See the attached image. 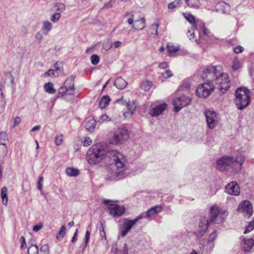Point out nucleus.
<instances>
[{
  "mask_svg": "<svg viewBox=\"0 0 254 254\" xmlns=\"http://www.w3.org/2000/svg\"><path fill=\"white\" fill-rule=\"evenodd\" d=\"M107 156L113 161L109 167V171L113 177L121 179L125 177L126 158L124 155L116 150L107 152L102 146L99 144L93 146L86 153V159L91 165L96 164L101 162Z\"/></svg>",
  "mask_w": 254,
  "mask_h": 254,
  "instance_id": "1",
  "label": "nucleus"
},
{
  "mask_svg": "<svg viewBox=\"0 0 254 254\" xmlns=\"http://www.w3.org/2000/svg\"><path fill=\"white\" fill-rule=\"evenodd\" d=\"M201 77L207 82L215 83L221 93H225L230 87L228 75L223 73L219 66H209L203 68Z\"/></svg>",
  "mask_w": 254,
  "mask_h": 254,
  "instance_id": "2",
  "label": "nucleus"
},
{
  "mask_svg": "<svg viewBox=\"0 0 254 254\" xmlns=\"http://www.w3.org/2000/svg\"><path fill=\"white\" fill-rule=\"evenodd\" d=\"M245 160V157L242 154H239L235 157L223 156L217 160L216 168L219 171L223 172L230 166L233 171L237 174L241 171Z\"/></svg>",
  "mask_w": 254,
  "mask_h": 254,
  "instance_id": "3",
  "label": "nucleus"
},
{
  "mask_svg": "<svg viewBox=\"0 0 254 254\" xmlns=\"http://www.w3.org/2000/svg\"><path fill=\"white\" fill-rule=\"evenodd\" d=\"M234 102L237 108L243 110L251 102L250 91L246 87H239L235 91Z\"/></svg>",
  "mask_w": 254,
  "mask_h": 254,
  "instance_id": "4",
  "label": "nucleus"
},
{
  "mask_svg": "<svg viewBox=\"0 0 254 254\" xmlns=\"http://www.w3.org/2000/svg\"><path fill=\"white\" fill-rule=\"evenodd\" d=\"M129 138L128 130L124 128H118L111 132L110 135V143L114 145L124 143Z\"/></svg>",
  "mask_w": 254,
  "mask_h": 254,
  "instance_id": "5",
  "label": "nucleus"
},
{
  "mask_svg": "<svg viewBox=\"0 0 254 254\" xmlns=\"http://www.w3.org/2000/svg\"><path fill=\"white\" fill-rule=\"evenodd\" d=\"M215 88L214 83L210 82H204L200 84L196 89V94L201 98H206L210 95Z\"/></svg>",
  "mask_w": 254,
  "mask_h": 254,
  "instance_id": "6",
  "label": "nucleus"
},
{
  "mask_svg": "<svg viewBox=\"0 0 254 254\" xmlns=\"http://www.w3.org/2000/svg\"><path fill=\"white\" fill-rule=\"evenodd\" d=\"M204 114L208 127L211 129L214 128L219 121L218 114L214 111L210 110H206Z\"/></svg>",
  "mask_w": 254,
  "mask_h": 254,
  "instance_id": "7",
  "label": "nucleus"
},
{
  "mask_svg": "<svg viewBox=\"0 0 254 254\" xmlns=\"http://www.w3.org/2000/svg\"><path fill=\"white\" fill-rule=\"evenodd\" d=\"M111 200L105 199L103 200V203L108 206L109 213L115 217H119L122 216L125 211V208L124 206L118 205L115 203H111Z\"/></svg>",
  "mask_w": 254,
  "mask_h": 254,
  "instance_id": "8",
  "label": "nucleus"
},
{
  "mask_svg": "<svg viewBox=\"0 0 254 254\" xmlns=\"http://www.w3.org/2000/svg\"><path fill=\"white\" fill-rule=\"evenodd\" d=\"M191 102V99L185 95L177 97L173 101L174 111L176 112H178L182 108L189 106Z\"/></svg>",
  "mask_w": 254,
  "mask_h": 254,
  "instance_id": "9",
  "label": "nucleus"
},
{
  "mask_svg": "<svg viewBox=\"0 0 254 254\" xmlns=\"http://www.w3.org/2000/svg\"><path fill=\"white\" fill-rule=\"evenodd\" d=\"M237 210L238 212L243 213L248 217L251 216L253 212V206L249 200L242 201L239 205Z\"/></svg>",
  "mask_w": 254,
  "mask_h": 254,
  "instance_id": "10",
  "label": "nucleus"
},
{
  "mask_svg": "<svg viewBox=\"0 0 254 254\" xmlns=\"http://www.w3.org/2000/svg\"><path fill=\"white\" fill-rule=\"evenodd\" d=\"M209 224L210 222L205 217H203L200 219L199 223L198 231L194 233L195 236L198 239H201L206 233Z\"/></svg>",
  "mask_w": 254,
  "mask_h": 254,
  "instance_id": "11",
  "label": "nucleus"
},
{
  "mask_svg": "<svg viewBox=\"0 0 254 254\" xmlns=\"http://www.w3.org/2000/svg\"><path fill=\"white\" fill-rule=\"evenodd\" d=\"M139 220L138 216L133 220H126L122 226V229L121 231V235L124 237L130 230L133 226Z\"/></svg>",
  "mask_w": 254,
  "mask_h": 254,
  "instance_id": "12",
  "label": "nucleus"
},
{
  "mask_svg": "<svg viewBox=\"0 0 254 254\" xmlns=\"http://www.w3.org/2000/svg\"><path fill=\"white\" fill-rule=\"evenodd\" d=\"M162 211V208L160 205H156L152 207L150 209L146 211L145 212L141 213L138 216L139 220L143 218H148L153 216L155 214H157Z\"/></svg>",
  "mask_w": 254,
  "mask_h": 254,
  "instance_id": "13",
  "label": "nucleus"
},
{
  "mask_svg": "<svg viewBox=\"0 0 254 254\" xmlns=\"http://www.w3.org/2000/svg\"><path fill=\"white\" fill-rule=\"evenodd\" d=\"M225 191L231 195H238L240 193L239 186L236 182H232L226 186Z\"/></svg>",
  "mask_w": 254,
  "mask_h": 254,
  "instance_id": "14",
  "label": "nucleus"
},
{
  "mask_svg": "<svg viewBox=\"0 0 254 254\" xmlns=\"http://www.w3.org/2000/svg\"><path fill=\"white\" fill-rule=\"evenodd\" d=\"M209 221L213 222L217 220V219H222L221 216V212L219 208L216 206H213L211 207L209 212Z\"/></svg>",
  "mask_w": 254,
  "mask_h": 254,
  "instance_id": "15",
  "label": "nucleus"
},
{
  "mask_svg": "<svg viewBox=\"0 0 254 254\" xmlns=\"http://www.w3.org/2000/svg\"><path fill=\"white\" fill-rule=\"evenodd\" d=\"M69 81L70 86L69 87H67L66 86H63L61 87L58 91V93L59 94L63 96L65 93L67 92H69L68 94L69 95H73L74 91V87L73 82L71 79H67L65 80V83Z\"/></svg>",
  "mask_w": 254,
  "mask_h": 254,
  "instance_id": "16",
  "label": "nucleus"
},
{
  "mask_svg": "<svg viewBox=\"0 0 254 254\" xmlns=\"http://www.w3.org/2000/svg\"><path fill=\"white\" fill-rule=\"evenodd\" d=\"M167 107L166 103L159 104L156 107L153 108L150 111L149 114L152 117H158L159 115L162 113Z\"/></svg>",
  "mask_w": 254,
  "mask_h": 254,
  "instance_id": "17",
  "label": "nucleus"
},
{
  "mask_svg": "<svg viewBox=\"0 0 254 254\" xmlns=\"http://www.w3.org/2000/svg\"><path fill=\"white\" fill-rule=\"evenodd\" d=\"M117 103H121L122 104H125L127 103V109L131 115L134 114V112L137 107V102L136 101H132V102L128 101L127 103L125 101H124L123 97H122L120 99H118L116 101Z\"/></svg>",
  "mask_w": 254,
  "mask_h": 254,
  "instance_id": "18",
  "label": "nucleus"
},
{
  "mask_svg": "<svg viewBox=\"0 0 254 254\" xmlns=\"http://www.w3.org/2000/svg\"><path fill=\"white\" fill-rule=\"evenodd\" d=\"M243 243L242 244V250L245 252H249L254 245V235L250 239L245 238L242 239Z\"/></svg>",
  "mask_w": 254,
  "mask_h": 254,
  "instance_id": "19",
  "label": "nucleus"
},
{
  "mask_svg": "<svg viewBox=\"0 0 254 254\" xmlns=\"http://www.w3.org/2000/svg\"><path fill=\"white\" fill-rule=\"evenodd\" d=\"M96 125V121L92 117H89L84 121L85 127L89 131H92L95 128Z\"/></svg>",
  "mask_w": 254,
  "mask_h": 254,
  "instance_id": "20",
  "label": "nucleus"
},
{
  "mask_svg": "<svg viewBox=\"0 0 254 254\" xmlns=\"http://www.w3.org/2000/svg\"><path fill=\"white\" fill-rule=\"evenodd\" d=\"M216 9L218 11L222 12L223 13H226L229 11L230 9V5L224 1H221L217 3L216 5Z\"/></svg>",
  "mask_w": 254,
  "mask_h": 254,
  "instance_id": "21",
  "label": "nucleus"
},
{
  "mask_svg": "<svg viewBox=\"0 0 254 254\" xmlns=\"http://www.w3.org/2000/svg\"><path fill=\"white\" fill-rule=\"evenodd\" d=\"M127 84V82L122 77H117L114 82V85L119 89H124Z\"/></svg>",
  "mask_w": 254,
  "mask_h": 254,
  "instance_id": "22",
  "label": "nucleus"
},
{
  "mask_svg": "<svg viewBox=\"0 0 254 254\" xmlns=\"http://www.w3.org/2000/svg\"><path fill=\"white\" fill-rule=\"evenodd\" d=\"M6 144H0V162L4 163V159L7 154Z\"/></svg>",
  "mask_w": 254,
  "mask_h": 254,
  "instance_id": "23",
  "label": "nucleus"
},
{
  "mask_svg": "<svg viewBox=\"0 0 254 254\" xmlns=\"http://www.w3.org/2000/svg\"><path fill=\"white\" fill-rule=\"evenodd\" d=\"M145 19L141 18L139 20H136L133 23V27L136 30H140L145 27Z\"/></svg>",
  "mask_w": 254,
  "mask_h": 254,
  "instance_id": "24",
  "label": "nucleus"
},
{
  "mask_svg": "<svg viewBox=\"0 0 254 254\" xmlns=\"http://www.w3.org/2000/svg\"><path fill=\"white\" fill-rule=\"evenodd\" d=\"M2 88V85L0 83V113H2L4 112L6 103Z\"/></svg>",
  "mask_w": 254,
  "mask_h": 254,
  "instance_id": "25",
  "label": "nucleus"
},
{
  "mask_svg": "<svg viewBox=\"0 0 254 254\" xmlns=\"http://www.w3.org/2000/svg\"><path fill=\"white\" fill-rule=\"evenodd\" d=\"M180 49V47L178 45H175L174 44L172 43H169L167 45V50L170 56L176 53Z\"/></svg>",
  "mask_w": 254,
  "mask_h": 254,
  "instance_id": "26",
  "label": "nucleus"
},
{
  "mask_svg": "<svg viewBox=\"0 0 254 254\" xmlns=\"http://www.w3.org/2000/svg\"><path fill=\"white\" fill-rule=\"evenodd\" d=\"M110 101V99L108 96H104L103 97H102V98L101 99L99 102V107L101 109L105 108L109 105Z\"/></svg>",
  "mask_w": 254,
  "mask_h": 254,
  "instance_id": "27",
  "label": "nucleus"
},
{
  "mask_svg": "<svg viewBox=\"0 0 254 254\" xmlns=\"http://www.w3.org/2000/svg\"><path fill=\"white\" fill-rule=\"evenodd\" d=\"M7 189L5 187H3L1 189L0 196L2 203L6 205L8 201Z\"/></svg>",
  "mask_w": 254,
  "mask_h": 254,
  "instance_id": "28",
  "label": "nucleus"
},
{
  "mask_svg": "<svg viewBox=\"0 0 254 254\" xmlns=\"http://www.w3.org/2000/svg\"><path fill=\"white\" fill-rule=\"evenodd\" d=\"M185 2L190 8L197 9L200 6V2L199 0H185Z\"/></svg>",
  "mask_w": 254,
  "mask_h": 254,
  "instance_id": "29",
  "label": "nucleus"
},
{
  "mask_svg": "<svg viewBox=\"0 0 254 254\" xmlns=\"http://www.w3.org/2000/svg\"><path fill=\"white\" fill-rule=\"evenodd\" d=\"M44 88L45 91L49 94H54L56 92V89L54 88V84L52 82L45 83Z\"/></svg>",
  "mask_w": 254,
  "mask_h": 254,
  "instance_id": "30",
  "label": "nucleus"
},
{
  "mask_svg": "<svg viewBox=\"0 0 254 254\" xmlns=\"http://www.w3.org/2000/svg\"><path fill=\"white\" fill-rule=\"evenodd\" d=\"M188 37L192 42L198 43L200 42V39L198 37H200V33H188Z\"/></svg>",
  "mask_w": 254,
  "mask_h": 254,
  "instance_id": "31",
  "label": "nucleus"
},
{
  "mask_svg": "<svg viewBox=\"0 0 254 254\" xmlns=\"http://www.w3.org/2000/svg\"><path fill=\"white\" fill-rule=\"evenodd\" d=\"M66 174L70 177H75L79 175V170L73 168H67L65 170Z\"/></svg>",
  "mask_w": 254,
  "mask_h": 254,
  "instance_id": "32",
  "label": "nucleus"
},
{
  "mask_svg": "<svg viewBox=\"0 0 254 254\" xmlns=\"http://www.w3.org/2000/svg\"><path fill=\"white\" fill-rule=\"evenodd\" d=\"M8 142V137L5 131L0 132V144H6Z\"/></svg>",
  "mask_w": 254,
  "mask_h": 254,
  "instance_id": "33",
  "label": "nucleus"
},
{
  "mask_svg": "<svg viewBox=\"0 0 254 254\" xmlns=\"http://www.w3.org/2000/svg\"><path fill=\"white\" fill-rule=\"evenodd\" d=\"M181 4V0H175L174 1L170 2L168 4V8L169 9H173L180 6Z\"/></svg>",
  "mask_w": 254,
  "mask_h": 254,
  "instance_id": "34",
  "label": "nucleus"
},
{
  "mask_svg": "<svg viewBox=\"0 0 254 254\" xmlns=\"http://www.w3.org/2000/svg\"><path fill=\"white\" fill-rule=\"evenodd\" d=\"M232 67L233 70L236 71L242 67V63L236 58L233 60Z\"/></svg>",
  "mask_w": 254,
  "mask_h": 254,
  "instance_id": "35",
  "label": "nucleus"
},
{
  "mask_svg": "<svg viewBox=\"0 0 254 254\" xmlns=\"http://www.w3.org/2000/svg\"><path fill=\"white\" fill-rule=\"evenodd\" d=\"M28 254H38V248L36 245H31L28 249Z\"/></svg>",
  "mask_w": 254,
  "mask_h": 254,
  "instance_id": "36",
  "label": "nucleus"
},
{
  "mask_svg": "<svg viewBox=\"0 0 254 254\" xmlns=\"http://www.w3.org/2000/svg\"><path fill=\"white\" fill-rule=\"evenodd\" d=\"M184 17L190 23L193 24L195 22V18L193 15L191 14L188 13H183Z\"/></svg>",
  "mask_w": 254,
  "mask_h": 254,
  "instance_id": "37",
  "label": "nucleus"
},
{
  "mask_svg": "<svg viewBox=\"0 0 254 254\" xmlns=\"http://www.w3.org/2000/svg\"><path fill=\"white\" fill-rule=\"evenodd\" d=\"M152 86L151 82H150L148 80L143 81L141 85V88L146 91L149 90L151 87Z\"/></svg>",
  "mask_w": 254,
  "mask_h": 254,
  "instance_id": "38",
  "label": "nucleus"
},
{
  "mask_svg": "<svg viewBox=\"0 0 254 254\" xmlns=\"http://www.w3.org/2000/svg\"><path fill=\"white\" fill-rule=\"evenodd\" d=\"M195 30L199 31H201L202 32H206L207 31L204 23L201 21L196 24Z\"/></svg>",
  "mask_w": 254,
  "mask_h": 254,
  "instance_id": "39",
  "label": "nucleus"
},
{
  "mask_svg": "<svg viewBox=\"0 0 254 254\" xmlns=\"http://www.w3.org/2000/svg\"><path fill=\"white\" fill-rule=\"evenodd\" d=\"M91 62L93 65H97L100 61L99 57L97 55H93L90 57Z\"/></svg>",
  "mask_w": 254,
  "mask_h": 254,
  "instance_id": "40",
  "label": "nucleus"
},
{
  "mask_svg": "<svg viewBox=\"0 0 254 254\" xmlns=\"http://www.w3.org/2000/svg\"><path fill=\"white\" fill-rule=\"evenodd\" d=\"M40 251L43 254H49L50 250L48 245L45 244L42 246L40 249Z\"/></svg>",
  "mask_w": 254,
  "mask_h": 254,
  "instance_id": "41",
  "label": "nucleus"
},
{
  "mask_svg": "<svg viewBox=\"0 0 254 254\" xmlns=\"http://www.w3.org/2000/svg\"><path fill=\"white\" fill-rule=\"evenodd\" d=\"M65 227L64 225L62 226L59 231V234L57 236V238L59 239L60 238H63L65 234Z\"/></svg>",
  "mask_w": 254,
  "mask_h": 254,
  "instance_id": "42",
  "label": "nucleus"
},
{
  "mask_svg": "<svg viewBox=\"0 0 254 254\" xmlns=\"http://www.w3.org/2000/svg\"><path fill=\"white\" fill-rule=\"evenodd\" d=\"M254 228V225L253 221L250 222L247 226H246L245 231L244 232V234H247L248 233L252 231Z\"/></svg>",
  "mask_w": 254,
  "mask_h": 254,
  "instance_id": "43",
  "label": "nucleus"
},
{
  "mask_svg": "<svg viewBox=\"0 0 254 254\" xmlns=\"http://www.w3.org/2000/svg\"><path fill=\"white\" fill-rule=\"evenodd\" d=\"M217 237L216 231L214 230L211 234H209L207 239L208 243L213 242Z\"/></svg>",
  "mask_w": 254,
  "mask_h": 254,
  "instance_id": "44",
  "label": "nucleus"
},
{
  "mask_svg": "<svg viewBox=\"0 0 254 254\" xmlns=\"http://www.w3.org/2000/svg\"><path fill=\"white\" fill-rule=\"evenodd\" d=\"M55 6L56 7V10L59 11V13L65 9V5L63 3H57Z\"/></svg>",
  "mask_w": 254,
  "mask_h": 254,
  "instance_id": "45",
  "label": "nucleus"
},
{
  "mask_svg": "<svg viewBox=\"0 0 254 254\" xmlns=\"http://www.w3.org/2000/svg\"><path fill=\"white\" fill-rule=\"evenodd\" d=\"M90 231H86V233H85V238H84L85 244H84V246L83 247V251L84 250V249H85L87 245L88 244V243L89 242V239H90Z\"/></svg>",
  "mask_w": 254,
  "mask_h": 254,
  "instance_id": "46",
  "label": "nucleus"
},
{
  "mask_svg": "<svg viewBox=\"0 0 254 254\" xmlns=\"http://www.w3.org/2000/svg\"><path fill=\"white\" fill-rule=\"evenodd\" d=\"M110 121V118L106 114L101 115L99 119V122L101 123H102L104 122H109Z\"/></svg>",
  "mask_w": 254,
  "mask_h": 254,
  "instance_id": "47",
  "label": "nucleus"
},
{
  "mask_svg": "<svg viewBox=\"0 0 254 254\" xmlns=\"http://www.w3.org/2000/svg\"><path fill=\"white\" fill-rule=\"evenodd\" d=\"M63 140V135L62 134H60L59 135H57L55 137V143L57 145L59 146L62 144Z\"/></svg>",
  "mask_w": 254,
  "mask_h": 254,
  "instance_id": "48",
  "label": "nucleus"
},
{
  "mask_svg": "<svg viewBox=\"0 0 254 254\" xmlns=\"http://www.w3.org/2000/svg\"><path fill=\"white\" fill-rule=\"evenodd\" d=\"M43 30L50 31L51 29L52 24L49 21H45L43 22Z\"/></svg>",
  "mask_w": 254,
  "mask_h": 254,
  "instance_id": "49",
  "label": "nucleus"
},
{
  "mask_svg": "<svg viewBox=\"0 0 254 254\" xmlns=\"http://www.w3.org/2000/svg\"><path fill=\"white\" fill-rule=\"evenodd\" d=\"M162 75L166 79L171 77L173 76L172 72L170 70H166L164 72L162 73Z\"/></svg>",
  "mask_w": 254,
  "mask_h": 254,
  "instance_id": "50",
  "label": "nucleus"
},
{
  "mask_svg": "<svg viewBox=\"0 0 254 254\" xmlns=\"http://www.w3.org/2000/svg\"><path fill=\"white\" fill-rule=\"evenodd\" d=\"M92 140L89 137H85L83 141V145L87 147L90 145Z\"/></svg>",
  "mask_w": 254,
  "mask_h": 254,
  "instance_id": "51",
  "label": "nucleus"
},
{
  "mask_svg": "<svg viewBox=\"0 0 254 254\" xmlns=\"http://www.w3.org/2000/svg\"><path fill=\"white\" fill-rule=\"evenodd\" d=\"M60 17L61 14L59 12L56 13L52 15L51 19L52 21L56 22L60 19Z\"/></svg>",
  "mask_w": 254,
  "mask_h": 254,
  "instance_id": "52",
  "label": "nucleus"
},
{
  "mask_svg": "<svg viewBox=\"0 0 254 254\" xmlns=\"http://www.w3.org/2000/svg\"><path fill=\"white\" fill-rule=\"evenodd\" d=\"M43 227V225L41 223L35 225L33 228V231L36 232L41 230Z\"/></svg>",
  "mask_w": 254,
  "mask_h": 254,
  "instance_id": "53",
  "label": "nucleus"
},
{
  "mask_svg": "<svg viewBox=\"0 0 254 254\" xmlns=\"http://www.w3.org/2000/svg\"><path fill=\"white\" fill-rule=\"evenodd\" d=\"M43 180H44L43 177L42 176L40 177L39 178V181H38V184H37V188L39 190H41V191H42V187H43L42 183L43 182Z\"/></svg>",
  "mask_w": 254,
  "mask_h": 254,
  "instance_id": "54",
  "label": "nucleus"
},
{
  "mask_svg": "<svg viewBox=\"0 0 254 254\" xmlns=\"http://www.w3.org/2000/svg\"><path fill=\"white\" fill-rule=\"evenodd\" d=\"M244 49L241 46H238L234 48V52L236 54L241 53L243 52Z\"/></svg>",
  "mask_w": 254,
  "mask_h": 254,
  "instance_id": "55",
  "label": "nucleus"
},
{
  "mask_svg": "<svg viewBox=\"0 0 254 254\" xmlns=\"http://www.w3.org/2000/svg\"><path fill=\"white\" fill-rule=\"evenodd\" d=\"M21 122V119L19 117H16L13 119V127H14L17 126Z\"/></svg>",
  "mask_w": 254,
  "mask_h": 254,
  "instance_id": "56",
  "label": "nucleus"
},
{
  "mask_svg": "<svg viewBox=\"0 0 254 254\" xmlns=\"http://www.w3.org/2000/svg\"><path fill=\"white\" fill-rule=\"evenodd\" d=\"M122 44V42H120V41H116L115 42H114L113 43H112V44L111 45L110 48H111L112 47H114L115 49H117V48H118L119 47H120L121 46Z\"/></svg>",
  "mask_w": 254,
  "mask_h": 254,
  "instance_id": "57",
  "label": "nucleus"
},
{
  "mask_svg": "<svg viewBox=\"0 0 254 254\" xmlns=\"http://www.w3.org/2000/svg\"><path fill=\"white\" fill-rule=\"evenodd\" d=\"M44 75L49 76H55V70L54 69H50L48 71H47L45 73Z\"/></svg>",
  "mask_w": 254,
  "mask_h": 254,
  "instance_id": "58",
  "label": "nucleus"
},
{
  "mask_svg": "<svg viewBox=\"0 0 254 254\" xmlns=\"http://www.w3.org/2000/svg\"><path fill=\"white\" fill-rule=\"evenodd\" d=\"M115 1L114 0H110L109 2L106 3L103 8H111L113 6V3Z\"/></svg>",
  "mask_w": 254,
  "mask_h": 254,
  "instance_id": "59",
  "label": "nucleus"
},
{
  "mask_svg": "<svg viewBox=\"0 0 254 254\" xmlns=\"http://www.w3.org/2000/svg\"><path fill=\"white\" fill-rule=\"evenodd\" d=\"M20 242L21 243V248L24 249L26 246V241L24 237H21L20 238Z\"/></svg>",
  "mask_w": 254,
  "mask_h": 254,
  "instance_id": "60",
  "label": "nucleus"
},
{
  "mask_svg": "<svg viewBox=\"0 0 254 254\" xmlns=\"http://www.w3.org/2000/svg\"><path fill=\"white\" fill-rule=\"evenodd\" d=\"M168 66V64L166 62H163L159 64V67L162 69H166Z\"/></svg>",
  "mask_w": 254,
  "mask_h": 254,
  "instance_id": "61",
  "label": "nucleus"
},
{
  "mask_svg": "<svg viewBox=\"0 0 254 254\" xmlns=\"http://www.w3.org/2000/svg\"><path fill=\"white\" fill-rule=\"evenodd\" d=\"M159 24L158 23L153 24L151 25V29L153 31H155V32H158V29L159 27Z\"/></svg>",
  "mask_w": 254,
  "mask_h": 254,
  "instance_id": "62",
  "label": "nucleus"
},
{
  "mask_svg": "<svg viewBox=\"0 0 254 254\" xmlns=\"http://www.w3.org/2000/svg\"><path fill=\"white\" fill-rule=\"evenodd\" d=\"M123 254H128V249L127 244H125L123 247Z\"/></svg>",
  "mask_w": 254,
  "mask_h": 254,
  "instance_id": "63",
  "label": "nucleus"
},
{
  "mask_svg": "<svg viewBox=\"0 0 254 254\" xmlns=\"http://www.w3.org/2000/svg\"><path fill=\"white\" fill-rule=\"evenodd\" d=\"M133 18L134 15L133 14H131L130 17L127 20V22L129 24H131L133 23Z\"/></svg>",
  "mask_w": 254,
  "mask_h": 254,
  "instance_id": "64",
  "label": "nucleus"
}]
</instances>
